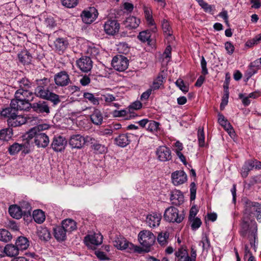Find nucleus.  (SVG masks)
I'll list each match as a JSON object with an SVG mask.
<instances>
[{
	"mask_svg": "<svg viewBox=\"0 0 261 261\" xmlns=\"http://www.w3.org/2000/svg\"><path fill=\"white\" fill-rule=\"evenodd\" d=\"M66 144L67 141L65 138L59 136L54 138L51 146L54 150L59 152L63 150Z\"/></svg>",
	"mask_w": 261,
	"mask_h": 261,
	"instance_id": "dca6fc26",
	"label": "nucleus"
},
{
	"mask_svg": "<svg viewBox=\"0 0 261 261\" xmlns=\"http://www.w3.org/2000/svg\"><path fill=\"white\" fill-rule=\"evenodd\" d=\"M62 4L67 8H73L77 5V0H62Z\"/></svg>",
	"mask_w": 261,
	"mask_h": 261,
	"instance_id": "052dcab7",
	"label": "nucleus"
},
{
	"mask_svg": "<svg viewBox=\"0 0 261 261\" xmlns=\"http://www.w3.org/2000/svg\"><path fill=\"white\" fill-rule=\"evenodd\" d=\"M94 141V138L90 136H82L81 135H72L69 140V144L72 148L81 149L86 143L91 142Z\"/></svg>",
	"mask_w": 261,
	"mask_h": 261,
	"instance_id": "423d86ee",
	"label": "nucleus"
},
{
	"mask_svg": "<svg viewBox=\"0 0 261 261\" xmlns=\"http://www.w3.org/2000/svg\"><path fill=\"white\" fill-rule=\"evenodd\" d=\"M33 218L36 223L41 224L44 221L45 216L44 212L42 210H36L33 211Z\"/></svg>",
	"mask_w": 261,
	"mask_h": 261,
	"instance_id": "79ce46f5",
	"label": "nucleus"
},
{
	"mask_svg": "<svg viewBox=\"0 0 261 261\" xmlns=\"http://www.w3.org/2000/svg\"><path fill=\"white\" fill-rule=\"evenodd\" d=\"M225 48L227 53L229 55L232 54L234 50V47L230 42H226L225 43Z\"/></svg>",
	"mask_w": 261,
	"mask_h": 261,
	"instance_id": "69168bd1",
	"label": "nucleus"
},
{
	"mask_svg": "<svg viewBox=\"0 0 261 261\" xmlns=\"http://www.w3.org/2000/svg\"><path fill=\"white\" fill-rule=\"evenodd\" d=\"M27 121L28 120L25 117L17 114L13 118L7 119L8 125L12 127L19 126Z\"/></svg>",
	"mask_w": 261,
	"mask_h": 261,
	"instance_id": "412c9836",
	"label": "nucleus"
},
{
	"mask_svg": "<svg viewBox=\"0 0 261 261\" xmlns=\"http://www.w3.org/2000/svg\"><path fill=\"white\" fill-rule=\"evenodd\" d=\"M92 122L95 125H100L103 121V116L101 112L95 109L90 116Z\"/></svg>",
	"mask_w": 261,
	"mask_h": 261,
	"instance_id": "58836bf2",
	"label": "nucleus"
},
{
	"mask_svg": "<svg viewBox=\"0 0 261 261\" xmlns=\"http://www.w3.org/2000/svg\"><path fill=\"white\" fill-rule=\"evenodd\" d=\"M191 220L192 221L191 227L193 230L198 229L202 224L201 220L198 218H193Z\"/></svg>",
	"mask_w": 261,
	"mask_h": 261,
	"instance_id": "680f3d73",
	"label": "nucleus"
},
{
	"mask_svg": "<svg viewBox=\"0 0 261 261\" xmlns=\"http://www.w3.org/2000/svg\"><path fill=\"white\" fill-rule=\"evenodd\" d=\"M90 77L86 75L83 76L80 80V83L83 86L88 85L90 83Z\"/></svg>",
	"mask_w": 261,
	"mask_h": 261,
	"instance_id": "774afa93",
	"label": "nucleus"
},
{
	"mask_svg": "<svg viewBox=\"0 0 261 261\" xmlns=\"http://www.w3.org/2000/svg\"><path fill=\"white\" fill-rule=\"evenodd\" d=\"M54 236L55 238L59 241H62L65 240L66 238V232H67L62 227V226H56L54 229Z\"/></svg>",
	"mask_w": 261,
	"mask_h": 261,
	"instance_id": "c756f323",
	"label": "nucleus"
},
{
	"mask_svg": "<svg viewBox=\"0 0 261 261\" xmlns=\"http://www.w3.org/2000/svg\"><path fill=\"white\" fill-rule=\"evenodd\" d=\"M29 148V142L22 144L14 143L12 145L10 146L8 148V151L11 155H14L18 153L22 149H25Z\"/></svg>",
	"mask_w": 261,
	"mask_h": 261,
	"instance_id": "5701e85b",
	"label": "nucleus"
},
{
	"mask_svg": "<svg viewBox=\"0 0 261 261\" xmlns=\"http://www.w3.org/2000/svg\"><path fill=\"white\" fill-rule=\"evenodd\" d=\"M162 27L164 34L169 37L170 39H173V31L169 22L166 19H164L162 22Z\"/></svg>",
	"mask_w": 261,
	"mask_h": 261,
	"instance_id": "a19ab883",
	"label": "nucleus"
},
{
	"mask_svg": "<svg viewBox=\"0 0 261 261\" xmlns=\"http://www.w3.org/2000/svg\"><path fill=\"white\" fill-rule=\"evenodd\" d=\"M160 124L159 122L153 121L149 120L147 125L146 129L150 132L154 133L159 129V126Z\"/></svg>",
	"mask_w": 261,
	"mask_h": 261,
	"instance_id": "de8ad7c7",
	"label": "nucleus"
},
{
	"mask_svg": "<svg viewBox=\"0 0 261 261\" xmlns=\"http://www.w3.org/2000/svg\"><path fill=\"white\" fill-rule=\"evenodd\" d=\"M198 140L199 145L200 147H203L205 144V136L203 128H199L197 132Z\"/></svg>",
	"mask_w": 261,
	"mask_h": 261,
	"instance_id": "3c124183",
	"label": "nucleus"
},
{
	"mask_svg": "<svg viewBox=\"0 0 261 261\" xmlns=\"http://www.w3.org/2000/svg\"><path fill=\"white\" fill-rule=\"evenodd\" d=\"M177 261H192L190 257L189 256L187 251L182 248L178 249L175 253Z\"/></svg>",
	"mask_w": 261,
	"mask_h": 261,
	"instance_id": "2f4dec72",
	"label": "nucleus"
},
{
	"mask_svg": "<svg viewBox=\"0 0 261 261\" xmlns=\"http://www.w3.org/2000/svg\"><path fill=\"white\" fill-rule=\"evenodd\" d=\"M50 80L44 78L40 81L39 85L35 90V95L40 98L51 101L54 105L58 104L60 101L59 96L53 92H50L46 87L49 83Z\"/></svg>",
	"mask_w": 261,
	"mask_h": 261,
	"instance_id": "7ed1b4c3",
	"label": "nucleus"
},
{
	"mask_svg": "<svg viewBox=\"0 0 261 261\" xmlns=\"http://www.w3.org/2000/svg\"><path fill=\"white\" fill-rule=\"evenodd\" d=\"M254 168V163L253 160H248L245 162L241 169V175L243 177H246L250 171Z\"/></svg>",
	"mask_w": 261,
	"mask_h": 261,
	"instance_id": "7c9ffc66",
	"label": "nucleus"
},
{
	"mask_svg": "<svg viewBox=\"0 0 261 261\" xmlns=\"http://www.w3.org/2000/svg\"><path fill=\"white\" fill-rule=\"evenodd\" d=\"M138 240L141 245L146 248V251H148L155 242V237L149 230H144L139 232Z\"/></svg>",
	"mask_w": 261,
	"mask_h": 261,
	"instance_id": "39448f33",
	"label": "nucleus"
},
{
	"mask_svg": "<svg viewBox=\"0 0 261 261\" xmlns=\"http://www.w3.org/2000/svg\"><path fill=\"white\" fill-rule=\"evenodd\" d=\"M144 13L146 19L150 25H153L154 24V20L152 19L151 13L150 10L147 8H145Z\"/></svg>",
	"mask_w": 261,
	"mask_h": 261,
	"instance_id": "6e6d98bb",
	"label": "nucleus"
},
{
	"mask_svg": "<svg viewBox=\"0 0 261 261\" xmlns=\"http://www.w3.org/2000/svg\"><path fill=\"white\" fill-rule=\"evenodd\" d=\"M218 120L219 123L228 133V134H229L230 135L234 133L231 125L225 118L223 115L219 114Z\"/></svg>",
	"mask_w": 261,
	"mask_h": 261,
	"instance_id": "b1692460",
	"label": "nucleus"
},
{
	"mask_svg": "<svg viewBox=\"0 0 261 261\" xmlns=\"http://www.w3.org/2000/svg\"><path fill=\"white\" fill-rule=\"evenodd\" d=\"M151 33L148 30L141 32L138 36V38L143 42H147L149 44L151 42Z\"/></svg>",
	"mask_w": 261,
	"mask_h": 261,
	"instance_id": "a18cd8bd",
	"label": "nucleus"
},
{
	"mask_svg": "<svg viewBox=\"0 0 261 261\" xmlns=\"http://www.w3.org/2000/svg\"><path fill=\"white\" fill-rule=\"evenodd\" d=\"M44 23L47 27L53 28L56 25V23L52 16L47 17L44 20Z\"/></svg>",
	"mask_w": 261,
	"mask_h": 261,
	"instance_id": "bf43d9fd",
	"label": "nucleus"
},
{
	"mask_svg": "<svg viewBox=\"0 0 261 261\" xmlns=\"http://www.w3.org/2000/svg\"><path fill=\"white\" fill-rule=\"evenodd\" d=\"M116 144L121 147H124L129 144L130 135L129 134H121L115 139Z\"/></svg>",
	"mask_w": 261,
	"mask_h": 261,
	"instance_id": "393cba45",
	"label": "nucleus"
},
{
	"mask_svg": "<svg viewBox=\"0 0 261 261\" xmlns=\"http://www.w3.org/2000/svg\"><path fill=\"white\" fill-rule=\"evenodd\" d=\"M4 256L9 257H14L19 254V250L16 245L9 244L5 246L4 248Z\"/></svg>",
	"mask_w": 261,
	"mask_h": 261,
	"instance_id": "a878e982",
	"label": "nucleus"
},
{
	"mask_svg": "<svg viewBox=\"0 0 261 261\" xmlns=\"http://www.w3.org/2000/svg\"><path fill=\"white\" fill-rule=\"evenodd\" d=\"M68 45L67 40L63 38H58L55 41V46L56 50L63 52Z\"/></svg>",
	"mask_w": 261,
	"mask_h": 261,
	"instance_id": "e433bc0d",
	"label": "nucleus"
},
{
	"mask_svg": "<svg viewBox=\"0 0 261 261\" xmlns=\"http://www.w3.org/2000/svg\"><path fill=\"white\" fill-rule=\"evenodd\" d=\"M102 236L99 233H94L92 234L86 236L84 238L85 244L92 247V245H99L102 242Z\"/></svg>",
	"mask_w": 261,
	"mask_h": 261,
	"instance_id": "f8f14e48",
	"label": "nucleus"
},
{
	"mask_svg": "<svg viewBox=\"0 0 261 261\" xmlns=\"http://www.w3.org/2000/svg\"><path fill=\"white\" fill-rule=\"evenodd\" d=\"M98 95H95L90 92H85L83 94V97L86 101L90 102L93 105H98L99 104L100 97Z\"/></svg>",
	"mask_w": 261,
	"mask_h": 261,
	"instance_id": "f704fd0d",
	"label": "nucleus"
},
{
	"mask_svg": "<svg viewBox=\"0 0 261 261\" xmlns=\"http://www.w3.org/2000/svg\"><path fill=\"white\" fill-rule=\"evenodd\" d=\"M98 14V12L94 7H90L88 10L82 12L81 17L84 23L90 24L96 19Z\"/></svg>",
	"mask_w": 261,
	"mask_h": 261,
	"instance_id": "1a4fd4ad",
	"label": "nucleus"
},
{
	"mask_svg": "<svg viewBox=\"0 0 261 261\" xmlns=\"http://www.w3.org/2000/svg\"><path fill=\"white\" fill-rule=\"evenodd\" d=\"M165 82V77L163 76L162 73L159 74L155 79L154 80L150 89L152 90H156L159 88L163 87L164 83Z\"/></svg>",
	"mask_w": 261,
	"mask_h": 261,
	"instance_id": "ea45409f",
	"label": "nucleus"
},
{
	"mask_svg": "<svg viewBox=\"0 0 261 261\" xmlns=\"http://www.w3.org/2000/svg\"><path fill=\"white\" fill-rule=\"evenodd\" d=\"M140 23V20L136 17H128L124 21V25L128 29L137 28Z\"/></svg>",
	"mask_w": 261,
	"mask_h": 261,
	"instance_id": "cd10ccee",
	"label": "nucleus"
},
{
	"mask_svg": "<svg viewBox=\"0 0 261 261\" xmlns=\"http://www.w3.org/2000/svg\"><path fill=\"white\" fill-rule=\"evenodd\" d=\"M15 245L19 250H25L29 246V241L27 238L21 236L16 240Z\"/></svg>",
	"mask_w": 261,
	"mask_h": 261,
	"instance_id": "4c0bfd02",
	"label": "nucleus"
},
{
	"mask_svg": "<svg viewBox=\"0 0 261 261\" xmlns=\"http://www.w3.org/2000/svg\"><path fill=\"white\" fill-rule=\"evenodd\" d=\"M103 27L107 34L114 35L118 32L120 25L116 20H108L106 22Z\"/></svg>",
	"mask_w": 261,
	"mask_h": 261,
	"instance_id": "2eb2a0df",
	"label": "nucleus"
},
{
	"mask_svg": "<svg viewBox=\"0 0 261 261\" xmlns=\"http://www.w3.org/2000/svg\"><path fill=\"white\" fill-rule=\"evenodd\" d=\"M200 6L205 12L209 13L211 14H214L213 12L215 10L214 6L210 5L208 3L204 2V3Z\"/></svg>",
	"mask_w": 261,
	"mask_h": 261,
	"instance_id": "13d9d810",
	"label": "nucleus"
},
{
	"mask_svg": "<svg viewBox=\"0 0 261 261\" xmlns=\"http://www.w3.org/2000/svg\"><path fill=\"white\" fill-rule=\"evenodd\" d=\"M48 128V125L46 124H39L33 128H32L25 135L27 141L25 143L29 142L33 138L36 139V135L37 132L42 131Z\"/></svg>",
	"mask_w": 261,
	"mask_h": 261,
	"instance_id": "f3484780",
	"label": "nucleus"
},
{
	"mask_svg": "<svg viewBox=\"0 0 261 261\" xmlns=\"http://www.w3.org/2000/svg\"><path fill=\"white\" fill-rule=\"evenodd\" d=\"M261 213V205L257 202L247 200L244 206V213L241 224L240 234L250 241V244L255 251H256L255 243L257 242V226L254 221L250 220L249 217Z\"/></svg>",
	"mask_w": 261,
	"mask_h": 261,
	"instance_id": "f257e3e1",
	"label": "nucleus"
},
{
	"mask_svg": "<svg viewBox=\"0 0 261 261\" xmlns=\"http://www.w3.org/2000/svg\"><path fill=\"white\" fill-rule=\"evenodd\" d=\"M201 67L202 68L201 73L203 75H206L208 73V70L206 68V62L204 58V57H202L201 59Z\"/></svg>",
	"mask_w": 261,
	"mask_h": 261,
	"instance_id": "0e129e2a",
	"label": "nucleus"
},
{
	"mask_svg": "<svg viewBox=\"0 0 261 261\" xmlns=\"http://www.w3.org/2000/svg\"><path fill=\"white\" fill-rule=\"evenodd\" d=\"M88 143L91 145V147L94 150L97 151L100 153L106 152L107 151V147L104 145L97 143V141L94 138L93 142L92 141V143Z\"/></svg>",
	"mask_w": 261,
	"mask_h": 261,
	"instance_id": "c03bdc74",
	"label": "nucleus"
},
{
	"mask_svg": "<svg viewBox=\"0 0 261 261\" xmlns=\"http://www.w3.org/2000/svg\"><path fill=\"white\" fill-rule=\"evenodd\" d=\"M100 100H104L107 103H110L116 100V97L112 94H106L101 95Z\"/></svg>",
	"mask_w": 261,
	"mask_h": 261,
	"instance_id": "5fc2aeb1",
	"label": "nucleus"
},
{
	"mask_svg": "<svg viewBox=\"0 0 261 261\" xmlns=\"http://www.w3.org/2000/svg\"><path fill=\"white\" fill-rule=\"evenodd\" d=\"M19 110L17 108L14 107L12 105V102L10 104V107L7 108L3 109L1 112V116L7 118L8 119L11 118H13L16 114V112Z\"/></svg>",
	"mask_w": 261,
	"mask_h": 261,
	"instance_id": "c85d7f7f",
	"label": "nucleus"
},
{
	"mask_svg": "<svg viewBox=\"0 0 261 261\" xmlns=\"http://www.w3.org/2000/svg\"><path fill=\"white\" fill-rule=\"evenodd\" d=\"M176 85L184 92H187L189 87L186 85L181 79H178L175 82Z\"/></svg>",
	"mask_w": 261,
	"mask_h": 261,
	"instance_id": "4d7b16f0",
	"label": "nucleus"
},
{
	"mask_svg": "<svg viewBox=\"0 0 261 261\" xmlns=\"http://www.w3.org/2000/svg\"><path fill=\"white\" fill-rule=\"evenodd\" d=\"M199 246H202L203 250H207L210 247V241L206 234L202 235L201 240L199 242Z\"/></svg>",
	"mask_w": 261,
	"mask_h": 261,
	"instance_id": "09e8293b",
	"label": "nucleus"
},
{
	"mask_svg": "<svg viewBox=\"0 0 261 261\" xmlns=\"http://www.w3.org/2000/svg\"><path fill=\"white\" fill-rule=\"evenodd\" d=\"M170 200L172 204L179 205L184 202V196L180 191L174 190L171 192Z\"/></svg>",
	"mask_w": 261,
	"mask_h": 261,
	"instance_id": "4be33fe9",
	"label": "nucleus"
},
{
	"mask_svg": "<svg viewBox=\"0 0 261 261\" xmlns=\"http://www.w3.org/2000/svg\"><path fill=\"white\" fill-rule=\"evenodd\" d=\"M111 64L115 70L123 71L128 67V60L123 56L117 55L113 58Z\"/></svg>",
	"mask_w": 261,
	"mask_h": 261,
	"instance_id": "0eeeda50",
	"label": "nucleus"
},
{
	"mask_svg": "<svg viewBox=\"0 0 261 261\" xmlns=\"http://www.w3.org/2000/svg\"><path fill=\"white\" fill-rule=\"evenodd\" d=\"M31 107L34 111L37 113L48 114L50 112L48 103L45 101L40 100L34 102Z\"/></svg>",
	"mask_w": 261,
	"mask_h": 261,
	"instance_id": "6ab92c4d",
	"label": "nucleus"
},
{
	"mask_svg": "<svg viewBox=\"0 0 261 261\" xmlns=\"http://www.w3.org/2000/svg\"><path fill=\"white\" fill-rule=\"evenodd\" d=\"M9 212L11 216L16 219L20 218L22 213H25L19 206L16 205L10 206L9 208Z\"/></svg>",
	"mask_w": 261,
	"mask_h": 261,
	"instance_id": "473e14b6",
	"label": "nucleus"
},
{
	"mask_svg": "<svg viewBox=\"0 0 261 261\" xmlns=\"http://www.w3.org/2000/svg\"><path fill=\"white\" fill-rule=\"evenodd\" d=\"M62 226L67 232H71L77 228L76 222L71 219L64 220Z\"/></svg>",
	"mask_w": 261,
	"mask_h": 261,
	"instance_id": "bb28decb",
	"label": "nucleus"
},
{
	"mask_svg": "<svg viewBox=\"0 0 261 261\" xmlns=\"http://www.w3.org/2000/svg\"><path fill=\"white\" fill-rule=\"evenodd\" d=\"M12 129L10 128L3 129L0 130V140L3 141H8L10 139L12 136Z\"/></svg>",
	"mask_w": 261,
	"mask_h": 261,
	"instance_id": "37998d69",
	"label": "nucleus"
},
{
	"mask_svg": "<svg viewBox=\"0 0 261 261\" xmlns=\"http://www.w3.org/2000/svg\"><path fill=\"white\" fill-rule=\"evenodd\" d=\"M34 98V93L29 90L19 89L15 93L12 105L18 110H27L31 107L30 101Z\"/></svg>",
	"mask_w": 261,
	"mask_h": 261,
	"instance_id": "f03ea898",
	"label": "nucleus"
},
{
	"mask_svg": "<svg viewBox=\"0 0 261 261\" xmlns=\"http://www.w3.org/2000/svg\"><path fill=\"white\" fill-rule=\"evenodd\" d=\"M156 158L160 162H167L172 159L171 151L166 146H160L155 151Z\"/></svg>",
	"mask_w": 261,
	"mask_h": 261,
	"instance_id": "6e6552de",
	"label": "nucleus"
},
{
	"mask_svg": "<svg viewBox=\"0 0 261 261\" xmlns=\"http://www.w3.org/2000/svg\"><path fill=\"white\" fill-rule=\"evenodd\" d=\"M76 64L83 72L90 71L93 66V62L89 57L84 56L76 60Z\"/></svg>",
	"mask_w": 261,
	"mask_h": 261,
	"instance_id": "9d476101",
	"label": "nucleus"
},
{
	"mask_svg": "<svg viewBox=\"0 0 261 261\" xmlns=\"http://www.w3.org/2000/svg\"><path fill=\"white\" fill-rule=\"evenodd\" d=\"M162 218L161 214L153 213L146 216L145 221L149 227L155 228L160 225Z\"/></svg>",
	"mask_w": 261,
	"mask_h": 261,
	"instance_id": "4468645a",
	"label": "nucleus"
},
{
	"mask_svg": "<svg viewBox=\"0 0 261 261\" xmlns=\"http://www.w3.org/2000/svg\"><path fill=\"white\" fill-rule=\"evenodd\" d=\"M95 254L98 259L101 260H109V257L107 255L102 251L97 250L95 251Z\"/></svg>",
	"mask_w": 261,
	"mask_h": 261,
	"instance_id": "e2e57ef3",
	"label": "nucleus"
},
{
	"mask_svg": "<svg viewBox=\"0 0 261 261\" xmlns=\"http://www.w3.org/2000/svg\"><path fill=\"white\" fill-rule=\"evenodd\" d=\"M87 53L91 56L95 57L99 54V50L93 44H91L88 46Z\"/></svg>",
	"mask_w": 261,
	"mask_h": 261,
	"instance_id": "864d4df0",
	"label": "nucleus"
},
{
	"mask_svg": "<svg viewBox=\"0 0 261 261\" xmlns=\"http://www.w3.org/2000/svg\"><path fill=\"white\" fill-rule=\"evenodd\" d=\"M164 218L169 222L179 223L184 220V214L182 212L180 213L177 208L170 206L165 210Z\"/></svg>",
	"mask_w": 261,
	"mask_h": 261,
	"instance_id": "20e7f679",
	"label": "nucleus"
},
{
	"mask_svg": "<svg viewBox=\"0 0 261 261\" xmlns=\"http://www.w3.org/2000/svg\"><path fill=\"white\" fill-rule=\"evenodd\" d=\"M171 179L173 184L177 186L187 181V176L184 171L177 170L171 174Z\"/></svg>",
	"mask_w": 261,
	"mask_h": 261,
	"instance_id": "ddd939ff",
	"label": "nucleus"
},
{
	"mask_svg": "<svg viewBox=\"0 0 261 261\" xmlns=\"http://www.w3.org/2000/svg\"><path fill=\"white\" fill-rule=\"evenodd\" d=\"M37 233L39 238L43 241H48L51 237L50 231L45 227L40 226L38 227Z\"/></svg>",
	"mask_w": 261,
	"mask_h": 261,
	"instance_id": "c9c22d12",
	"label": "nucleus"
},
{
	"mask_svg": "<svg viewBox=\"0 0 261 261\" xmlns=\"http://www.w3.org/2000/svg\"><path fill=\"white\" fill-rule=\"evenodd\" d=\"M114 246L119 250H125L133 244L129 243L124 237L121 236H116L113 241Z\"/></svg>",
	"mask_w": 261,
	"mask_h": 261,
	"instance_id": "aec40b11",
	"label": "nucleus"
},
{
	"mask_svg": "<svg viewBox=\"0 0 261 261\" xmlns=\"http://www.w3.org/2000/svg\"><path fill=\"white\" fill-rule=\"evenodd\" d=\"M19 88L24 89L25 90H29L31 86V82L25 78H22L18 81Z\"/></svg>",
	"mask_w": 261,
	"mask_h": 261,
	"instance_id": "8fccbe9b",
	"label": "nucleus"
},
{
	"mask_svg": "<svg viewBox=\"0 0 261 261\" xmlns=\"http://www.w3.org/2000/svg\"><path fill=\"white\" fill-rule=\"evenodd\" d=\"M12 236L10 232L5 229H0V240L4 242H8L11 240Z\"/></svg>",
	"mask_w": 261,
	"mask_h": 261,
	"instance_id": "49530a36",
	"label": "nucleus"
},
{
	"mask_svg": "<svg viewBox=\"0 0 261 261\" xmlns=\"http://www.w3.org/2000/svg\"><path fill=\"white\" fill-rule=\"evenodd\" d=\"M191 199L194 200L196 197V188L194 182H192L190 185Z\"/></svg>",
	"mask_w": 261,
	"mask_h": 261,
	"instance_id": "338daca9",
	"label": "nucleus"
},
{
	"mask_svg": "<svg viewBox=\"0 0 261 261\" xmlns=\"http://www.w3.org/2000/svg\"><path fill=\"white\" fill-rule=\"evenodd\" d=\"M54 81L58 86L65 87L69 84L70 80L67 72L62 71L54 75Z\"/></svg>",
	"mask_w": 261,
	"mask_h": 261,
	"instance_id": "9b49d317",
	"label": "nucleus"
},
{
	"mask_svg": "<svg viewBox=\"0 0 261 261\" xmlns=\"http://www.w3.org/2000/svg\"><path fill=\"white\" fill-rule=\"evenodd\" d=\"M18 57L20 62L23 64H29L32 61V57L29 52L26 50H23L18 54Z\"/></svg>",
	"mask_w": 261,
	"mask_h": 261,
	"instance_id": "72a5a7b5",
	"label": "nucleus"
},
{
	"mask_svg": "<svg viewBox=\"0 0 261 261\" xmlns=\"http://www.w3.org/2000/svg\"><path fill=\"white\" fill-rule=\"evenodd\" d=\"M169 237V233L167 232L161 233L158 237V241L160 244L164 245L167 242Z\"/></svg>",
	"mask_w": 261,
	"mask_h": 261,
	"instance_id": "603ef678",
	"label": "nucleus"
},
{
	"mask_svg": "<svg viewBox=\"0 0 261 261\" xmlns=\"http://www.w3.org/2000/svg\"><path fill=\"white\" fill-rule=\"evenodd\" d=\"M49 140L48 137L42 131L37 132L36 135V139H34V142L38 147H46L48 143Z\"/></svg>",
	"mask_w": 261,
	"mask_h": 261,
	"instance_id": "a211bd4d",
	"label": "nucleus"
}]
</instances>
